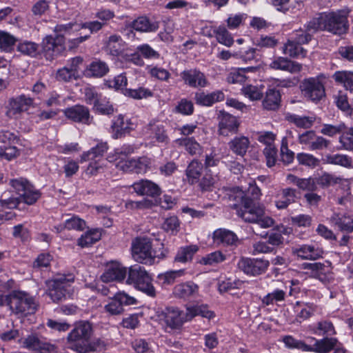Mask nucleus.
I'll list each match as a JSON object with an SVG mask.
<instances>
[{
    "label": "nucleus",
    "mask_w": 353,
    "mask_h": 353,
    "mask_svg": "<svg viewBox=\"0 0 353 353\" xmlns=\"http://www.w3.org/2000/svg\"><path fill=\"white\" fill-rule=\"evenodd\" d=\"M179 225L178 218L173 216L165 219L162 228L165 231L174 234L179 231Z\"/></svg>",
    "instance_id": "obj_63"
},
{
    "label": "nucleus",
    "mask_w": 353,
    "mask_h": 353,
    "mask_svg": "<svg viewBox=\"0 0 353 353\" xmlns=\"http://www.w3.org/2000/svg\"><path fill=\"white\" fill-rule=\"evenodd\" d=\"M7 305L15 314H32L37 308L34 298L24 291L13 290L6 296Z\"/></svg>",
    "instance_id": "obj_6"
},
{
    "label": "nucleus",
    "mask_w": 353,
    "mask_h": 353,
    "mask_svg": "<svg viewBox=\"0 0 353 353\" xmlns=\"http://www.w3.org/2000/svg\"><path fill=\"white\" fill-rule=\"evenodd\" d=\"M323 252L321 249L312 245H302L292 250L293 255L302 259L315 260L320 258Z\"/></svg>",
    "instance_id": "obj_19"
},
{
    "label": "nucleus",
    "mask_w": 353,
    "mask_h": 353,
    "mask_svg": "<svg viewBox=\"0 0 353 353\" xmlns=\"http://www.w3.org/2000/svg\"><path fill=\"white\" fill-rule=\"evenodd\" d=\"M21 196L26 203L32 205L40 198L41 193L30 184Z\"/></svg>",
    "instance_id": "obj_49"
},
{
    "label": "nucleus",
    "mask_w": 353,
    "mask_h": 353,
    "mask_svg": "<svg viewBox=\"0 0 353 353\" xmlns=\"http://www.w3.org/2000/svg\"><path fill=\"white\" fill-rule=\"evenodd\" d=\"M296 159L299 164L312 168L317 166L319 162L312 154L304 152L299 153Z\"/></svg>",
    "instance_id": "obj_58"
},
{
    "label": "nucleus",
    "mask_w": 353,
    "mask_h": 353,
    "mask_svg": "<svg viewBox=\"0 0 353 353\" xmlns=\"http://www.w3.org/2000/svg\"><path fill=\"white\" fill-rule=\"evenodd\" d=\"M285 345L290 348H297L303 351H311L312 348L301 341L296 340L291 336H286L283 339Z\"/></svg>",
    "instance_id": "obj_55"
},
{
    "label": "nucleus",
    "mask_w": 353,
    "mask_h": 353,
    "mask_svg": "<svg viewBox=\"0 0 353 353\" xmlns=\"http://www.w3.org/2000/svg\"><path fill=\"white\" fill-rule=\"evenodd\" d=\"M64 228L68 230L82 231L85 228V222L78 216H74L65 221Z\"/></svg>",
    "instance_id": "obj_57"
},
{
    "label": "nucleus",
    "mask_w": 353,
    "mask_h": 353,
    "mask_svg": "<svg viewBox=\"0 0 353 353\" xmlns=\"http://www.w3.org/2000/svg\"><path fill=\"white\" fill-rule=\"evenodd\" d=\"M92 334V326L86 321H80L75 325L74 329L69 333L68 341L70 347L79 353H86L94 351L100 346V341L93 344L90 343Z\"/></svg>",
    "instance_id": "obj_4"
},
{
    "label": "nucleus",
    "mask_w": 353,
    "mask_h": 353,
    "mask_svg": "<svg viewBox=\"0 0 353 353\" xmlns=\"http://www.w3.org/2000/svg\"><path fill=\"white\" fill-rule=\"evenodd\" d=\"M214 242L224 245H232L238 240L236 235L232 231L225 229H218L213 233Z\"/></svg>",
    "instance_id": "obj_27"
},
{
    "label": "nucleus",
    "mask_w": 353,
    "mask_h": 353,
    "mask_svg": "<svg viewBox=\"0 0 353 353\" xmlns=\"http://www.w3.org/2000/svg\"><path fill=\"white\" fill-rule=\"evenodd\" d=\"M283 52L293 58H304L307 51L294 40H288L283 47Z\"/></svg>",
    "instance_id": "obj_32"
},
{
    "label": "nucleus",
    "mask_w": 353,
    "mask_h": 353,
    "mask_svg": "<svg viewBox=\"0 0 353 353\" xmlns=\"http://www.w3.org/2000/svg\"><path fill=\"white\" fill-rule=\"evenodd\" d=\"M336 82L342 84L345 88L353 93V72L337 71L333 74Z\"/></svg>",
    "instance_id": "obj_39"
},
{
    "label": "nucleus",
    "mask_w": 353,
    "mask_h": 353,
    "mask_svg": "<svg viewBox=\"0 0 353 353\" xmlns=\"http://www.w3.org/2000/svg\"><path fill=\"white\" fill-rule=\"evenodd\" d=\"M43 50L47 59H54L64 50V39L61 35L47 36L43 41Z\"/></svg>",
    "instance_id": "obj_14"
},
{
    "label": "nucleus",
    "mask_w": 353,
    "mask_h": 353,
    "mask_svg": "<svg viewBox=\"0 0 353 353\" xmlns=\"http://www.w3.org/2000/svg\"><path fill=\"white\" fill-rule=\"evenodd\" d=\"M155 250L152 249V241L144 237H137L132 240L131 244V254L133 259L139 263L145 265H152L154 263V259H164L168 251L163 247Z\"/></svg>",
    "instance_id": "obj_3"
},
{
    "label": "nucleus",
    "mask_w": 353,
    "mask_h": 353,
    "mask_svg": "<svg viewBox=\"0 0 353 353\" xmlns=\"http://www.w3.org/2000/svg\"><path fill=\"white\" fill-rule=\"evenodd\" d=\"M108 148V147L106 143H99L96 145V147H94L88 152L83 153L81 161L83 162L98 160L97 158L101 157L104 153L107 152Z\"/></svg>",
    "instance_id": "obj_34"
},
{
    "label": "nucleus",
    "mask_w": 353,
    "mask_h": 353,
    "mask_svg": "<svg viewBox=\"0 0 353 353\" xmlns=\"http://www.w3.org/2000/svg\"><path fill=\"white\" fill-rule=\"evenodd\" d=\"M184 271L182 270L169 271L163 274H160L158 279L164 285H170L174 282L175 279L183 275Z\"/></svg>",
    "instance_id": "obj_54"
},
{
    "label": "nucleus",
    "mask_w": 353,
    "mask_h": 353,
    "mask_svg": "<svg viewBox=\"0 0 353 353\" xmlns=\"http://www.w3.org/2000/svg\"><path fill=\"white\" fill-rule=\"evenodd\" d=\"M256 68L248 67L246 68H241L230 72L226 78L227 82L232 84H241L245 82L246 77L245 73L246 72H252L256 70Z\"/></svg>",
    "instance_id": "obj_38"
},
{
    "label": "nucleus",
    "mask_w": 353,
    "mask_h": 353,
    "mask_svg": "<svg viewBox=\"0 0 353 353\" xmlns=\"http://www.w3.org/2000/svg\"><path fill=\"white\" fill-rule=\"evenodd\" d=\"M224 98L223 92L221 90H216L209 94L196 93L194 99L197 104L210 106L216 102L223 101Z\"/></svg>",
    "instance_id": "obj_25"
},
{
    "label": "nucleus",
    "mask_w": 353,
    "mask_h": 353,
    "mask_svg": "<svg viewBox=\"0 0 353 353\" xmlns=\"http://www.w3.org/2000/svg\"><path fill=\"white\" fill-rule=\"evenodd\" d=\"M300 87L304 96L312 101H318L325 96L324 86L318 78L305 79Z\"/></svg>",
    "instance_id": "obj_9"
},
{
    "label": "nucleus",
    "mask_w": 353,
    "mask_h": 353,
    "mask_svg": "<svg viewBox=\"0 0 353 353\" xmlns=\"http://www.w3.org/2000/svg\"><path fill=\"white\" fill-rule=\"evenodd\" d=\"M63 113L66 118L74 122L90 125L92 121L88 108L81 105H75L68 108Z\"/></svg>",
    "instance_id": "obj_15"
},
{
    "label": "nucleus",
    "mask_w": 353,
    "mask_h": 353,
    "mask_svg": "<svg viewBox=\"0 0 353 353\" xmlns=\"http://www.w3.org/2000/svg\"><path fill=\"white\" fill-rule=\"evenodd\" d=\"M263 86L258 87L252 85H246L241 89L242 94L251 101L260 100L263 97Z\"/></svg>",
    "instance_id": "obj_42"
},
{
    "label": "nucleus",
    "mask_w": 353,
    "mask_h": 353,
    "mask_svg": "<svg viewBox=\"0 0 353 353\" xmlns=\"http://www.w3.org/2000/svg\"><path fill=\"white\" fill-rule=\"evenodd\" d=\"M338 340L335 338H324L317 340L314 344V347H311V351L318 353H327L333 350L337 345Z\"/></svg>",
    "instance_id": "obj_36"
},
{
    "label": "nucleus",
    "mask_w": 353,
    "mask_h": 353,
    "mask_svg": "<svg viewBox=\"0 0 353 353\" xmlns=\"http://www.w3.org/2000/svg\"><path fill=\"white\" fill-rule=\"evenodd\" d=\"M132 28L139 32H155L159 25L157 21H150L147 17H141L132 22Z\"/></svg>",
    "instance_id": "obj_30"
},
{
    "label": "nucleus",
    "mask_w": 353,
    "mask_h": 353,
    "mask_svg": "<svg viewBox=\"0 0 353 353\" xmlns=\"http://www.w3.org/2000/svg\"><path fill=\"white\" fill-rule=\"evenodd\" d=\"M289 121L294 123L297 127L310 128L314 122V118L312 117L299 116L297 114H289L287 116Z\"/></svg>",
    "instance_id": "obj_44"
},
{
    "label": "nucleus",
    "mask_w": 353,
    "mask_h": 353,
    "mask_svg": "<svg viewBox=\"0 0 353 353\" xmlns=\"http://www.w3.org/2000/svg\"><path fill=\"white\" fill-rule=\"evenodd\" d=\"M329 221L332 225L337 226L341 231L353 232V217L345 214L334 213Z\"/></svg>",
    "instance_id": "obj_24"
},
{
    "label": "nucleus",
    "mask_w": 353,
    "mask_h": 353,
    "mask_svg": "<svg viewBox=\"0 0 353 353\" xmlns=\"http://www.w3.org/2000/svg\"><path fill=\"white\" fill-rule=\"evenodd\" d=\"M181 76L185 84L192 88H204L209 84L205 75L196 69L184 70Z\"/></svg>",
    "instance_id": "obj_16"
},
{
    "label": "nucleus",
    "mask_w": 353,
    "mask_h": 353,
    "mask_svg": "<svg viewBox=\"0 0 353 353\" xmlns=\"http://www.w3.org/2000/svg\"><path fill=\"white\" fill-rule=\"evenodd\" d=\"M21 343L23 347L39 353H50L55 349L54 345L35 334L28 335L21 341Z\"/></svg>",
    "instance_id": "obj_13"
},
{
    "label": "nucleus",
    "mask_w": 353,
    "mask_h": 353,
    "mask_svg": "<svg viewBox=\"0 0 353 353\" xmlns=\"http://www.w3.org/2000/svg\"><path fill=\"white\" fill-rule=\"evenodd\" d=\"M286 292L284 290L276 289L268 294L263 299V303L265 305L273 304L274 302L281 301L285 299Z\"/></svg>",
    "instance_id": "obj_52"
},
{
    "label": "nucleus",
    "mask_w": 353,
    "mask_h": 353,
    "mask_svg": "<svg viewBox=\"0 0 353 353\" xmlns=\"http://www.w3.org/2000/svg\"><path fill=\"white\" fill-rule=\"evenodd\" d=\"M175 141L179 145L184 147L190 155L200 154L202 152V147L194 138H181Z\"/></svg>",
    "instance_id": "obj_33"
},
{
    "label": "nucleus",
    "mask_w": 353,
    "mask_h": 353,
    "mask_svg": "<svg viewBox=\"0 0 353 353\" xmlns=\"http://www.w3.org/2000/svg\"><path fill=\"white\" fill-rule=\"evenodd\" d=\"M215 34L219 43L227 47L232 46L234 39L225 27L219 26L215 31Z\"/></svg>",
    "instance_id": "obj_48"
},
{
    "label": "nucleus",
    "mask_w": 353,
    "mask_h": 353,
    "mask_svg": "<svg viewBox=\"0 0 353 353\" xmlns=\"http://www.w3.org/2000/svg\"><path fill=\"white\" fill-rule=\"evenodd\" d=\"M348 14L347 9L320 13L308 22L307 30L313 32L326 30L339 35L345 34L349 28Z\"/></svg>",
    "instance_id": "obj_1"
},
{
    "label": "nucleus",
    "mask_w": 353,
    "mask_h": 353,
    "mask_svg": "<svg viewBox=\"0 0 353 353\" xmlns=\"http://www.w3.org/2000/svg\"><path fill=\"white\" fill-rule=\"evenodd\" d=\"M135 162L134 172L138 174L145 173L152 165V159L146 157L135 159Z\"/></svg>",
    "instance_id": "obj_61"
},
{
    "label": "nucleus",
    "mask_w": 353,
    "mask_h": 353,
    "mask_svg": "<svg viewBox=\"0 0 353 353\" xmlns=\"http://www.w3.org/2000/svg\"><path fill=\"white\" fill-rule=\"evenodd\" d=\"M228 146L234 154L243 157L250 146V141L245 136H237L229 141Z\"/></svg>",
    "instance_id": "obj_23"
},
{
    "label": "nucleus",
    "mask_w": 353,
    "mask_h": 353,
    "mask_svg": "<svg viewBox=\"0 0 353 353\" xmlns=\"http://www.w3.org/2000/svg\"><path fill=\"white\" fill-rule=\"evenodd\" d=\"M299 143L310 150H319L327 148L330 141L323 137L317 136L314 131L309 130L300 134Z\"/></svg>",
    "instance_id": "obj_10"
},
{
    "label": "nucleus",
    "mask_w": 353,
    "mask_h": 353,
    "mask_svg": "<svg viewBox=\"0 0 353 353\" xmlns=\"http://www.w3.org/2000/svg\"><path fill=\"white\" fill-rule=\"evenodd\" d=\"M132 124L128 119H125L121 114L117 116L112 121L111 133L114 139L121 137L132 129Z\"/></svg>",
    "instance_id": "obj_22"
},
{
    "label": "nucleus",
    "mask_w": 353,
    "mask_h": 353,
    "mask_svg": "<svg viewBox=\"0 0 353 353\" xmlns=\"http://www.w3.org/2000/svg\"><path fill=\"white\" fill-rule=\"evenodd\" d=\"M238 125L239 124L235 117L230 114H225L220 122V133L224 134V129H228L230 131H236Z\"/></svg>",
    "instance_id": "obj_47"
},
{
    "label": "nucleus",
    "mask_w": 353,
    "mask_h": 353,
    "mask_svg": "<svg viewBox=\"0 0 353 353\" xmlns=\"http://www.w3.org/2000/svg\"><path fill=\"white\" fill-rule=\"evenodd\" d=\"M109 71L107 63L101 60H95L90 63L85 70V75L90 77L101 78Z\"/></svg>",
    "instance_id": "obj_26"
},
{
    "label": "nucleus",
    "mask_w": 353,
    "mask_h": 353,
    "mask_svg": "<svg viewBox=\"0 0 353 353\" xmlns=\"http://www.w3.org/2000/svg\"><path fill=\"white\" fill-rule=\"evenodd\" d=\"M199 250L196 245H190L181 248L174 258V261L179 263H186L191 261L193 255Z\"/></svg>",
    "instance_id": "obj_40"
},
{
    "label": "nucleus",
    "mask_w": 353,
    "mask_h": 353,
    "mask_svg": "<svg viewBox=\"0 0 353 353\" xmlns=\"http://www.w3.org/2000/svg\"><path fill=\"white\" fill-rule=\"evenodd\" d=\"M325 161L328 164L340 165L347 169L353 168L352 159L347 154H327L325 156Z\"/></svg>",
    "instance_id": "obj_31"
},
{
    "label": "nucleus",
    "mask_w": 353,
    "mask_h": 353,
    "mask_svg": "<svg viewBox=\"0 0 353 353\" xmlns=\"http://www.w3.org/2000/svg\"><path fill=\"white\" fill-rule=\"evenodd\" d=\"M303 269L307 270L306 273L310 274L312 276L321 279V276L325 274L327 268L323 263H304L302 265Z\"/></svg>",
    "instance_id": "obj_41"
},
{
    "label": "nucleus",
    "mask_w": 353,
    "mask_h": 353,
    "mask_svg": "<svg viewBox=\"0 0 353 353\" xmlns=\"http://www.w3.org/2000/svg\"><path fill=\"white\" fill-rule=\"evenodd\" d=\"M74 278V275L71 273L58 274L47 281L48 293L54 302L61 301L70 294Z\"/></svg>",
    "instance_id": "obj_5"
},
{
    "label": "nucleus",
    "mask_w": 353,
    "mask_h": 353,
    "mask_svg": "<svg viewBox=\"0 0 353 353\" xmlns=\"http://www.w3.org/2000/svg\"><path fill=\"white\" fill-rule=\"evenodd\" d=\"M17 50L23 54L34 57L39 52V46L32 41H23L18 44Z\"/></svg>",
    "instance_id": "obj_46"
},
{
    "label": "nucleus",
    "mask_w": 353,
    "mask_h": 353,
    "mask_svg": "<svg viewBox=\"0 0 353 353\" xmlns=\"http://www.w3.org/2000/svg\"><path fill=\"white\" fill-rule=\"evenodd\" d=\"M126 283L149 296L155 295L152 279L145 269L139 265L131 266L128 272Z\"/></svg>",
    "instance_id": "obj_7"
},
{
    "label": "nucleus",
    "mask_w": 353,
    "mask_h": 353,
    "mask_svg": "<svg viewBox=\"0 0 353 353\" xmlns=\"http://www.w3.org/2000/svg\"><path fill=\"white\" fill-rule=\"evenodd\" d=\"M161 316L165 325L171 329H178L184 323L183 312L176 307H166L162 312Z\"/></svg>",
    "instance_id": "obj_17"
},
{
    "label": "nucleus",
    "mask_w": 353,
    "mask_h": 353,
    "mask_svg": "<svg viewBox=\"0 0 353 353\" xmlns=\"http://www.w3.org/2000/svg\"><path fill=\"white\" fill-rule=\"evenodd\" d=\"M134 192L139 195L156 196L161 194L159 185L149 180H140L132 184Z\"/></svg>",
    "instance_id": "obj_20"
},
{
    "label": "nucleus",
    "mask_w": 353,
    "mask_h": 353,
    "mask_svg": "<svg viewBox=\"0 0 353 353\" xmlns=\"http://www.w3.org/2000/svg\"><path fill=\"white\" fill-rule=\"evenodd\" d=\"M101 232L99 230H91L84 234L78 240V245L81 247L90 246L101 239Z\"/></svg>",
    "instance_id": "obj_43"
},
{
    "label": "nucleus",
    "mask_w": 353,
    "mask_h": 353,
    "mask_svg": "<svg viewBox=\"0 0 353 353\" xmlns=\"http://www.w3.org/2000/svg\"><path fill=\"white\" fill-rule=\"evenodd\" d=\"M32 103V99L25 95L11 99L6 106V114L10 119H16L21 112L26 111Z\"/></svg>",
    "instance_id": "obj_12"
},
{
    "label": "nucleus",
    "mask_w": 353,
    "mask_h": 353,
    "mask_svg": "<svg viewBox=\"0 0 353 353\" xmlns=\"http://www.w3.org/2000/svg\"><path fill=\"white\" fill-rule=\"evenodd\" d=\"M203 164L198 160H192L185 170V175L190 184H194L199 181L203 172Z\"/></svg>",
    "instance_id": "obj_29"
},
{
    "label": "nucleus",
    "mask_w": 353,
    "mask_h": 353,
    "mask_svg": "<svg viewBox=\"0 0 353 353\" xmlns=\"http://www.w3.org/2000/svg\"><path fill=\"white\" fill-rule=\"evenodd\" d=\"M216 181L217 178L216 176H212L207 172L201 180L199 181V186L202 191H209L215 185Z\"/></svg>",
    "instance_id": "obj_62"
},
{
    "label": "nucleus",
    "mask_w": 353,
    "mask_h": 353,
    "mask_svg": "<svg viewBox=\"0 0 353 353\" xmlns=\"http://www.w3.org/2000/svg\"><path fill=\"white\" fill-rule=\"evenodd\" d=\"M341 181V178L326 172L315 179L316 185H317L318 184L322 187H328L339 183Z\"/></svg>",
    "instance_id": "obj_51"
},
{
    "label": "nucleus",
    "mask_w": 353,
    "mask_h": 353,
    "mask_svg": "<svg viewBox=\"0 0 353 353\" xmlns=\"http://www.w3.org/2000/svg\"><path fill=\"white\" fill-rule=\"evenodd\" d=\"M339 142L343 149L353 150V127L343 132L339 138Z\"/></svg>",
    "instance_id": "obj_56"
},
{
    "label": "nucleus",
    "mask_w": 353,
    "mask_h": 353,
    "mask_svg": "<svg viewBox=\"0 0 353 353\" xmlns=\"http://www.w3.org/2000/svg\"><path fill=\"white\" fill-rule=\"evenodd\" d=\"M143 134L148 139H154L157 142L168 144L169 137L165 126L157 121L152 120L143 129Z\"/></svg>",
    "instance_id": "obj_11"
},
{
    "label": "nucleus",
    "mask_w": 353,
    "mask_h": 353,
    "mask_svg": "<svg viewBox=\"0 0 353 353\" xmlns=\"http://www.w3.org/2000/svg\"><path fill=\"white\" fill-rule=\"evenodd\" d=\"M16 41V38L9 32L0 30V51H10Z\"/></svg>",
    "instance_id": "obj_45"
},
{
    "label": "nucleus",
    "mask_w": 353,
    "mask_h": 353,
    "mask_svg": "<svg viewBox=\"0 0 353 353\" xmlns=\"http://www.w3.org/2000/svg\"><path fill=\"white\" fill-rule=\"evenodd\" d=\"M269 66L274 70L288 71L290 73L299 72L302 69V65L301 63L282 57H276L270 63Z\"/></svg>",
    "instance_id": "obj_21"
},
{
    "label": "nucleus",
    "mask_w": 353,
    "mask_h": 353,
    "mask_svg": "<svg viewBox=\"0 0 353 353\" xmlns=\"http://www.w3.org/2000/svg\"><path fill=\"white\" fill-rule=\"evenodd\" d=\"M237 265L247 275L256 276L266 272L270 262L262 259L241 258Z\"/></svg>",
    "instance_id": "obj_8"
},
{
    "label": "nucleus",
    "mask_w": 353,
    "mask_h": 353,
    "mask_svg": "<svg viewBox=\"0 0 353 353\" xmlns=\"http://www.w3.org/2000/svg\"><path fill=\"white\" fill-rule=\"evenodd\" d=\"M125 48V42L121 36L112 34L110 36L105 43L106 52L112 56H119Z\"/></svg>",
    "instance_id": "obj_28"
},
{
    "label": "nucleus",
    "mask_w": 353,
    "mask_h": 353,
    "mask_svg": "<svg viewBox=\"0 0 353 353\" xmlns=\"http://www.w3.org/2000/svg\"><path fill=\"white\" fill-rule=\"evenodd\" d=\"M281 157L282 161L286 164L291 163L294 159V153L288 148L286 138L282 139Z\"/></svg>",
    "instance_id": "obj_60"
},
{
    "label": "nucleus",
    "mask_w": 353,
    "mask_h": 353,
    "mask_svg": "<svg viewBox=\"0 0 353 353\" xmlns=\"http://www.w3.org/2000/svg\"><path fill=\"white\" fill-rule=\"evenodd\" d=\"M127 269L121 264L113 263L107 268L101 275V280L108 283L112 281H122L127 275Z\"/></svg>",
    "instance_id": "obj_18"
},
{
    "label": "nucleus",
    "mask_w": 353,
    "mask_h": 353,
    "mask_svg": "<svg viewBox=\"0 0 353 353\" xmlns=\"http://www.w3.org/2000/svg\"><path fill=\"white\" fill-rule=\"evenodd\" d=\"M256 139L261 143L265 145V148H270L275 146L276 134L269 131L260 132L257 133Z\"/></svg>",
    "instance_id": "obj_59"
},
{
    "label": "nucleus",
    "mask_w": 353,
    "mask_h": 353,
    "mask_svg": "<svg viewBox=\"0 0 353 353\" xmlns=\"http://www.w3.org/2000/svg\"><path fill=\"white\" fill-rule=\"evenodd\" d=\"M198 291V286L193 283H181L174 287V294L180 298H188Z\"/></svg>",
    "instance_id": "obj_37"
},
{
    "label": "nucleus",
    "mask_w": 353,
    "mask_h": 353,
    "mask_svg": "<svg viewBox=\"0 0 353 353\" xmlns=\"http://www.w3.org/2000/svg\"><path fill=\"white\" fill-rule=\"evenodd\" d=\"M242 207L237 210V214L245 222L256 223L262 228H269L274 225V220L267 215L265 208L251 198L240 193Z\"/></svg>",
    "instance_id": "obj_2"
},
{
    "label": "nucleus",
    "mask_w": 353,
    "mask_h": 353,
    "mask_svg": "<svg viewBox=\"0 0 353 353\" xmlns=\"http://www.w3.org/2000/svg\"><path fill=\"white\" fill-rule=\"evenodd\" d=\"M314 333L317 335L332 336L336 334V331L331 322L323 321L317 323Z\"/></svg>",
    "instance_id": "obj_50"
},
{
    "label": "nucleus",
    "mask_w": 353,
    "mask_h": 353,
    "mask_svg": "<svg viewBox=\"0 0 353 353\" xmlns=\"http://www.w3.org/2000/svg\"><path fill=\"white\" fill-rule=\"evenodd\" d=\"M225 256L220 251H216L207 254L201 259V263L203 265H213L223 261Z\"/></svg>",
    "instance_id": "obj_53"
},
{
    "label": "nucleus",
    "mask_w": 353,
    "mask_h": 353,
    "mask_svg": "<svg viewBox=\"0 0 353 353\" xmlns=\"http://www.w3.org/2000/svg\"><path fill=\"white\" fill-rule=\"evenodd\" d=\"M104 309L105 312L112 315L121 314L123 312V307H121L115 296L110 299V301L105 305Z\"/></svg>",
    "instance_id": "obj_64"
},
{
    "label": "nucleus",
    "mask_w": 353,
    "mask_h": 353,
    "mask_svg": "<svg viewBox=\"0 0 353 353\" xmlns=\"http://www.w3.org/2000/svg\"><path fill=\"white\" fill-rule=\"evenodd\" d=\"M280 99L281 95L278 90L269 89L263 101V105L267 110H274L279 108Z\"/></svg>",
    "instance_id": "obj_35"
}]
</instances>
